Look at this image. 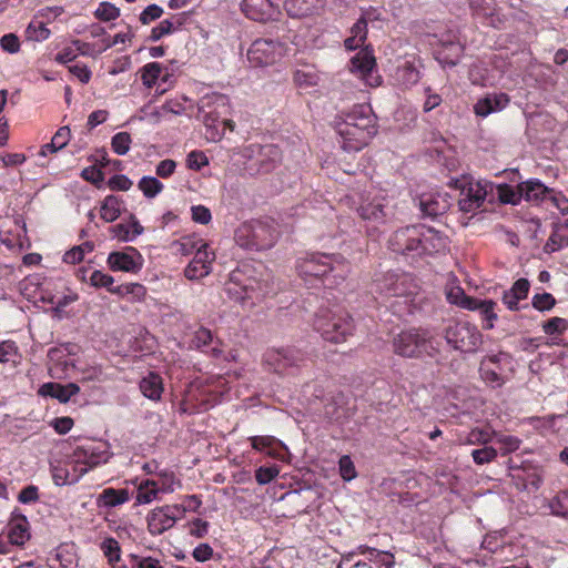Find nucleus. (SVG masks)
Masks as SVG:
<instances>
[{"label":"nucleus","mask_w":568,"mask_h":568,"mask_svg":"<svg viewBox=\"0 0 568 568\" xmlns=\"http://www.w3.org/2000/svg\"><path fill=\"white\" fill-rule=\"evenodd\" d=\"M447 247L448 237L444 233L420 224L400 227L388 239V248L410 263L444 253Z\"/></svg>","instance_id":"nucleus-1"},{"label":"nucleus","mask_w":568,"mask_h":568,"mask_svg":"<svg viewBox=\"0 0 568 568\" xmlns=\"http://www.w3.org/2000/svg\"><path fill=\"white\" fill-rule=\"evenodd\" d=\"M112 453L106 442H88L78 446L71 455L50 462L53 483L65 486L78 483L90 469L108 463Z\"/></svg>","instance_id":"nucleus-2"},{"label":"nucleus","mask_w":568,"mask_h":568,"mask_svg":"<svg viewBox=\"0 0 568 568\" xmlns=\"http://www.w3.org/2000/svg\"><path fill=\"white\" fill-rule=\"evenodd\" d=\"M341 145L347 152H357L376 134V119L369 105L358 104L336 122Z\"/></svg>","instance_id":"nucleus-3"},{"label":"nucleus","mask_w":568,"mask_h":568,"mask_svg":"<svg viewBox=\"0 0 568 568\" xmlns=\"http://www.w3.org/2000/svg\"><path fill=\"white\" fill-rule=\"evenodd\" d=\"M297 272L306 282L320 280L325 287L338 286L351 271L349 263L341 254L310 253L300 258Z\"/></svg>","instance_id":"nucleus-4"},{"label":"nucleus","mask_w":568,"mask_h":568,"mask_svg":"<svg viewBox=\"0 0 568 568\" xmlns=\"http://www.w3.org/2000/svg\"><path fill=\"white\" fill-rule=\"evenodd\" d=\"M277 232L273 221L255 220L242 224L236 233V243L246 250H266L274 245Z\"/></svg>","instance_id":"nucleus-5"},{"label":"nucleus","mask_w":568,"mask_h":568,"mask_svg":"<svg viewBox=\"0 0 568 568\" xmlns=\"http://www.w3.org/2000/svg\"><path fill=\"white\" fill-rule=\"evenodd\" d=\"M314 328L325 341L342 343L353 334L354 325L351 316L345 312L321 310L315 316Z\"/></svg>","instance_id":"nucleus-6"},{"label":"nucleus","mask_w":568,"mask_h":568,"mask_svg":"<svg viewBox=\"0 0 568 568\" xmlns=\"http://www.w3.org/2000/svg\"><path fill=\"white\" fill-rule=\"evenodd\" d=\"M394 352L403 357L434 356L437 352L430 333L422 328L400 332L393 341Z\"/></svg>","instance_id":"nucleus-7"},{"label":"nucleus","mask_w":568,"mask_h":568,"mask_svg":"<svg viewBox=\"0 0 568 568\" xmlns=\"http://www.w3.org/2000/svg\"><path fill=\"white\" fill-rule=\"evenodd\" d=\"M452 185L459 190L458 205L465 213H475L479 210L488 193L493 191V184L487 181H476L470 176L452 180Z\"/></svg>","instance_id":"nucleus-8"},{"label":"nucleus","mask_w":568,"mask_h":568,"mask_svg":"<svg viewBox=\"0 0 568 568\" xmlns=\"http://www.w3.org/2000/svg\"><path fill=\"white\" fill-rule=\"evenodd\" d=\"M227 108V98L220 93L206 94L197 103V118L206 126V132L212 141L221 140L224 134V131H219L216 123L226 113Z\"/></svg>","instance_id":"nucleus-9"},{"label":"nucleus","mask_w":568,"mask_h":568,"mask_svg":"<svg viewBox=\"0 0 568 568\" xmlns=\"http://www.w3.org/2000/svg\"><path fill=\"white\" fill-rule=\"evenodd\" d=\"M445 339L462 353H475L483 344V335L477 326L466 321L449 324L445 329Z\"/></svg>","instance_id":"nucleus-10"},{"label":"nucleus","mask_w":568,"mask_h":568,"mask_svg":"<svg viewBox=\"0 0 568 568\" xmlns=\"http://www.w3.org/2000/svg\"><path fill=\"white\" fill-rule=\"evenodd\" d=\"M306 361V354L296 347L268 348L263 354V364L270 372L285 374L290 368L300 367Z\"/></svg>","instance_id":"nucleus-11"},{"label":"nucleus","mask_w":568,"mask_h":568,"mask_svg":"<svg viewBox=\"0 0 568 568\" xmlns=\"http://www.w3.org/2000/svg\"><path fill=\"white\" fill-rule=\"evenodd\" d=\"M375 286L386 296L408 297L417 291L414 277L404 272H387L375 280Z\"/></svg>","instance_id":"nucleus-12"},{"label":"nucleus","mask_w":568,"mask_h":568,"mask_svg":"<svg viewBox=\"0 0 568 568\" xmlns=\"http://www.w3.org/2000/svg\"><path fill=\"white\" fill-rule=\"evenodd\" d=\"M357 213L364 221L373 225L385 223L392 215L389 201L381 193L363 197Z\"/></svg>","instance_id":"nucleus-13"},{"label":"nucleus","mask_w":568,"mask_h":568,"mask_svg":"<svg viewBox=\"0 0 568 568\" xmlns=\"http://www.w3.org/2000/svg\"><path fill=\"white\" fill-rule=\"evenodd\" d=\"M183 517V509L178 505H165L151 510L146 517L148 530L158 536L171 529Z\"/></svg>","instance_id":"nucleus-14"},{"label":"nucleus","mask_w":568,"mask_h":568,"mask_svg":"<svg viewBox=\"0 0 568 568\" xmlns=\"http://www.w3.org/2000/svg\"><path fill=\"white\" fill-rule=\"evenodd\" d=\"M283 49V44L273 39H257L251 44L247 58L255 67L268 65L282 55Z\"/></svg>","instance_id":"nucleus-15"},{"label":"nucleus","mask_w":568,"mask_h":568,"mask_svg":"<svg viewBox=\"0 0 568 568\" xmlns=\"http://www.w3.org/2000/svg\"><path fill=\"white\" fill-rule=\"evenodd\" d=\"M375 68L376 60L368 47L358 51L349 62V71L371 87L379 84V75L376 73Z\"/></svg>","instance_id":"nucleus-16"},{"label":"nucleus","mask_w":568,"mask_h":568,"mask_svg":"<svg viewBox=\"0 0 568 568\" xmlns=\"http://www.w3.org/2000/svg\"><path fill=\"white\" fill-rule=\"evenodd\" d=\"M464 52V45L460 42L457 31L449 30L443 33L439 39V48L436 51L437 60L445 65H456Z\"/></svg>","instance_id":"nucleus-17"},{"label":"nucleus","mask_w":568,"mask_h":568,"mask_svg":"<svg viewBox=\"0 0 568 568\" xmlns=\"http://www.w3.org/2000/svg\"><path fill=\"white\" fill-rule=\"evenodd\" d=\"M106 262L113 272L138 273L143 267L144 260L136 248L129 246L122 252H111Z\"/></svg>","instance_id":"nucleus-18"},{"label":"nucleus","mask_w":568,"mask_h":568,"mask_svg":"<svg viewBox=\"0 0 568 568\" xmlns=\"http://www.w3.org/2000/svg\"><path fill=\"white\" fill-rule=\"evenodd\" d=\"M161 480L146 479L138 488L136 503L150 504L158 498L159 493L172 491L173 475L160 474Z\"/></svg>","instance_id":"nucleus-19"},{"label":"nucleus","mask_w":568,"mask_h":568,"mask_svg":"<svg viewBox=\"0 0 568 568\" xmlns=\"http://www.w3.org/2000/svg\"><path fill=\"white\" fill-rule=\"evenodd\" d=\"M452 205V197L447 193L423 194L419 199V209L424 215L435 217L446 213Z\"/></svg>","instance_id":"nucleus-20"},{"label":"nucleus","mask_w":568,"mask_h":568,"mask_svg":"<svg viewBox=\"0 0 568 568\" xmlns=\"http://www.w3.org/2000/svg\"><path fill=\"white\" fill-rule=\"evenodd\" d=\"M248 440L253 449L265 453L272 458L284 460L287 447L274 436H252Z\"/></svg>","instance_id":"nucleus-21"},{"label":"nucleus","mask_w":568,"mask_h":568,"mask_svg":"<svg viewBox=\"0 0 568 568\" xmlns=\"http://www.w3.org/2000/svg\"><path fill=\"white\" fill-rule=\"evenodd\" d=\"M252 148L257 150L254 164L257 166L258 172H270L282 159L281 150L274 144L252 145Z\"/></svg>","instance_id":"nucleus-22"},{"label":"nucleus","mask_w":568,"mask_h":568,"mask_svg":"<svg viewBox=\"0 0 568 568\" xmlns=\"http://www.w3.org/2000/svg\"><path fill=\"white\" fill-rule=\"evenodd\" d=\"M226 291L231 298L239 302L244 307L254 306L256 302L264 296L261 293V290L253 285L240 286L237 284H232L226 288Z\"/></svg>","instance_id":"nucleus-23"},{"label":"nucleus","mask_w":568,"mask_h":568,"mask_svg":"<svg viewBox=\"0 0 568 568\" xmlns=\"http://www.w3.org/2000/svg\"><path fill=\"white\" fill-rule=\"evenodd\" d=\"M519 190L523 194V199L527 202H531L536 205H544L549 187L538 179H531L519 183Z\"/></svg>","instance_id":"nucleus-24"},{"label":"nucleus","mask_w":568,"mask_h":568,"mask_svg":"<svg viewBox=\"0 0 568 568\" xmlns=\"http://www.w3.org/2000/svg\"><path fill=\"white\" fill-rule=\"evenodd\" d=\"M509 98L505 93L487 94L475 104V113L479 116H487L507 106Z\"/></svg>","instance_id":"nucleus-25"},{"label":"nucleus","mask_w":568,"mask_h":568,"mask_svg":"<svg viewBox=\"0 0 568 568\" xmlns=\"http://www.w3.org/2000/svg\"><path fill=\"white\" fill-rule=\"evenodd\" d=\"M324 6L323 0H285L284 9L292 18L307 17Z\"/></svg>","instance_id":"nucleus-26"},{"label":"nucleus","mask_w":568,"mask_h":568,"mask_svg":"<svg viewBox=\"0 0 568 568\" xmlns=\"http://www.w3.org/2000/svg\"><path fill=\"white\" fill-rule=\"evenodd\" d=\"M110 231L120 241L132 242L143 233L144 229L136 217L131 214L128 222L115 224Z\"/></svg>","instance_id":"nucleus-27"},{"label":"nucleus","mask_w":568,"mask_h":568,"mask_svg":"<svg viewBox=\"0 0 568 568\" xmlns=\"http://www.w3.org/2000/svg\"><path fill=\"white\" fill-rule=\"evenodd\" d=\"M8 538L12 545L22 546L30 539L29 523L26 516L14 517L8 526Z\"/></svg>","instance_id":"nucleus-28"},{"label":"nucleus","mask_w":568,"mask_h":568,"mask_svg":"<svg viewBox=\"0 0 568 568\" xmlns=\"http://www.w3.org/2000/svg\"><path fill=\"white\" fill-rule=\"evenodd\" d=\"M495 306L496 303L491 300L475 298L474 302H468L467 310L477 311L484 321L483 327L485 329H491L494 322L498 317L495 312Z\"/></svg>","instance_id":"nucleus-29"},{"label":"nucleus","mask_w":568,"mask_h":568,"mask_svg":"<svg viewBox=\"0 0 568 568\" xmlns=\"http://www.w3.org/2000/svg\"><path fill=\"white\" fill-rule=\"evenodd\" d=\"M128 489L105 488L97 497L99 508H113L129 501Z\"/></svg>","instance_id":"nucleus-30"},{"label":"nucleus","mask_w":568,"mask_h":568,"mask_svg":"<svg viewBox=\"0 0 568 568\" xmlns=\"http://www.w3.org/2000/svg\"><path fill=\"white\" fill-rule=\"evenodd\" d=\"M501 357H506V354L500 353L498 355L488 356L487 359L481 363V378L493 387H500L504 384V378L495 368L489 367V364H497Z\"/></svg>","instance_id":"nucleus-31"},{"label":"nucleus","mask_w":568,"mask_h":568,"mask_svg":"<svg viewBox=\"0 0 568 568\" xmlns=\"http://www.w3.org/2000/svg\"><path fill=\"white\" fill-rule=\"evenodd\" d=\"M140 389L146 398L159 400L163 392L162 378L155 373H150L140 382Z\"/></svg>","instance_id":"nucleus-32"},{"label":"nucleus","mask_w":568,"mask_h":568,"mask_svg":"<svg viewBox=\"0 0 568 568\" xmlns=\"http://www.w3.org/2000/svg\"><path fill=\"white\" fill-rule=\"evenodd\" d=\"M122 200L115 195H108L101 205V219L110 223L121 214Z\"/></svg>","instance_id":"nucleus-33"},{"label":"nucleus","mask_w":568,"mask_h":568,"mask_svg":"<svg viewBox=\"0 0 568 568\" xmlns=\"http://www.w3.org/2000/svg\"><path fill=\"white\" fill-rule=\"evenodd\" d=\"M352 36L346 38L344 45L347 50H355L362 47L367 37V26L359 19L351 28Z\"/></svg>","instance_id":"nucleus-34"},{"label":"nucleus","mask_w":568,"mask_h":568,"mask_svg":"<svg viewBox=\"0 0 568 568\" xmlns=\"http://www.w3.org/2000/svg\"><path fill=\"white\" fill-rule=\"evenodd\" d=\"M112 294L121 297L131 296L133 302H141L146 295V288L140 283H126L115 286Z\"/></svg>","instance_id":"nucleus-35"},{"label":"nucleus","mask_w":568,"mask_h":568,"mask_svg":"<svg viewBox=\"0 0 568 568\" xmlns=\"http://www.w3.org/2000/svg\"><path fill=\"white\" fill-rule=\"evenodd\" d=\"M565 246H568V235L565 234L564 226L555 225L551 235L546 242L545 251L556 252Z\"/></svg>","instance_id":"nucleus-36"},{"label":"nucleus","mask_w":568,"mask_h":568,"mask_svg":"<svg viewBox=\"0 0 568 568\" xmlns=\"http://www.w3.org/2000/svg\"><path fill=\"white\" fill-rule=\"evenodd\" d=\"M364 556L376 568H392L394 565V556L388 551H381L371 547Z\"/></svg>","instance_id":"nucleus-37"},{"label":"nucleus","mask_w":568,"mask_h":568,"mask_svg":"<svg viewBox=\"0 0 568 568\" xmlns=\"http://www.w3.org/2000/svg\"><path fill=\"white\" fill-rule=\"evenodd\" d=\"M138 187L145 197L153 199L163 191L164 185L154 176H143L139 181Z\"/></svg>","instance_id":"nucleus-38"},{"label":"nucleus","mask_w":568,"mask_h":568,"mask_svg":"<svg viewBox=\"0 0 568 568\" xmlns=\"http://www.w3.org/2000/svg\"><path fill=\"white\" fill-rule=\"evenodd\" d=\"M100 548L103 555L108 558L109 564H115L121 559V548L115 538L109 537L105 538Z\"/></svg>","instance_id":"nucleus-39"},{"label":"nucleus","mask_w":568,"mask_h":568,"mask_svg":"<svg viewBox=\"0 0 568 568\" xmlns=\"http://www.w3.org/2000/svg\"><path fill=\"white\" fill-rule=\"evenodd\" d=\"M396 75L397 80L406 87L417 83L420 79L419 71L410 63H405L398 68Z\"/></svg>","instance_id":"nucleus-40"},{"label":"nucleus","mask_w":568,"mask_h":568,"mask_svg":"<svg viewBox=\"0 0 568 568\" xmlns=\"http://www.w3.org/2000/svg\"><path fill=\"white\" fill-rule=\"evenodd\" d=\"M162 72V65L159 62H151L141 69V80L148 88H152Z\"/></svg>","instance_id":"nucleus-41"},{"label":"nucleus","mask_w":568,"mask_h":568,"mask_svg":"<svg viewBox=\"0 0 568 568\" xmlns=\"http://www.w3.org/2000/svg\"><path fill=\"white\" fill-rule=\"evenodd\" d=\"M552 515L568 517V490L560 491L549 501Z\"/></svg>","instance_id":"nucleus-42"},{"label":"nucleus","mask_w":568,"mask_h":568,"mask_svg":"<svg viewBox=\"0 0 568 568\" xmlns=\"http://www.w3.org/2000/svg\"><path fill=\"white\" fill-rule=\"evenodd\" d=\"M498 199L500 200V202L506 204H518L523 199V194L519 190V184L517 185L516 190L507 184L498 185Z\"/></svg>","instance_id":"nucleus-43"},{"label":"nucleus","mask_w":568,"mask_h":568,"mask_svg":"<svg viewBox=\"0 0 568 568\" xmlns=\"http://www.w3.org/2000/svg\"><path fill=\"white\" fill-rule=\"evenodd\" d=\"M267 6L271 7L268 0H244L242 3V10L247 18L258 21L264 19V13L256 10V7Z\"/></svg>","instance_id":"nucleus-44"},{"label":"nucleus","mask_w":568,"mask_h":568,"mask_svg":"<svg viewBox=\"0 0 568 568\" xmlns=\"http://www.w3.org/2000/svg\"><path fill=\"white\" fill-rule=\"evenodd\" d=\"M26 32L28 38L34 41H44L50 37V30L45 23L39 20H32Z\"/></svg>","instance_id":"nucleus-45"},{"label":"nucleus","mask_w":568,"mask_h":568,"mask_svg":"<svg viewBox=\"0 0 568 568\" xmlns=\"http://www.w3.org/2000/svg\"><path fill=\"white\" fill-rule=\"evenodd\" d=\"M471 457L476 465H485L494 462L497 457V449L485 445L481 448L473 449Z\"/></svg>","instance_id":"nucleus-46"},{"label":"nucleus","mask_w":568,"mask_h":568,"mask_svg":"<svg viewBox=\"0 0 568 568\" xmlns=\"http://www.w3.org/2000/svg\"><path fill=\"white\" fill-rule=\"evenodd\" d=\"M131 135L128 132H119L112 136L111 146L118 155H125L131 148Z\"/></svg>","instance_id":"nucleus-47"},{"label":"nucleus","mask_w":568,"mask_h":568,"mask_svg":"<svg viewBox=\"0 0 568 568\" xmlns=\"http://www.w3.org/2000/svg\"><path fill=\"white\" fill-rule=\"evenodd\" d=\"M491 440V433L483 428H473L464 439L466 445H487Z\"/></svg>","instance_id":"nucleus-48"},{"label":"nucleus","mask_w":568,"mask_h":568,"mask_svg":"<svg viewBox=\"0 0 568 568\" xmlns=\"http://www.w3.org/2000/svg\"><path fill=\"white\" fill-rule=\"evenodd\" d=\"M54 389L53 398L58 399L60 403L69 402L72 396L80 392V387L75 383H69L67 385L55 383Z\"/></svg>","instance_id":"nucleus-49"},{"label":"nucleus","mask_w":568,"mask_h":568,"mask_svg":"<svg viewBox=\"0 0 568 568\" xmlns=\"http://www.w3.org/2000/svg\"><path fill=\"white\" fill-rule=\"evenodd\" d=\"M94 16L101 21L115 20L120 16V9L110 2H101L97 8Z\"/></svg>","instance_id":"nucleus-50"},{"label":"nucleus","mask_w":568,"mask_h":568,"mask_svg":"<svg viewBox=\"0 0 568 568\" xmlns=\"http://www.w3.org/2000/svg\"><path fill=\"white\" fill-rule=\"evenodd\" d=\"M212 339H213V335H212L211 331L206 329L204 327H201L194 333V335L190 342V347L201 349V348L210 345L212 343Z\"/></svg>","instance_id":"nucleus-51"},{"label":"nucleus","mask_w":568,"mask_h":568,"mask_svg":"<svg viewBox=\"0 0 568 568\" xmlns=\"http://www.w3.org/2000/svg\"><path fill=\"white\" fill-rule=\"evenodd\" d=\"M90 283L94 287H105L110 293H112V290H114L115 286H113L114 278L105 273H102L101 271H93L90 276Z\"/></svg>","instance_id":"nucleus-52"},{"label":"nucleus","mask_w":568,"mask_h":568,"mask_svg":"<svg viewBox=\"0 0 568 568\" xmlns=\"http://www.w3.org/2000/svg\"><path fill=\"white\" fill-rule=\"evenodd\" d=\"M555 304L556 300L550 293L535 294L531 300L532 307L540 312L551 310Z\"/></svg>","instance_id":"nucleus-53"},{"label":"nucleus","mask_w":568,"mask_h":568,"mask_svg":"<svg viewBox=\"0 0 568 568\" xmlns=\"http://www.w3.org/2000/svg\"><path fill=\"white\" fill-rule=\"evenodd\" d=\"M567 328L568 321L561 317H552L542 325V329L547 335L561 334Z\"/></svg>","instance_id":"nucleus-54"},{"label":"nucleus","mask_w":568,"mask_h":568,"mask_svg":"<svg viewBox=\"0 0 568 568\" xmlns=\"http://www.w3.org/2000/svg\"><path fill=\"white\" fill-rule=\"evenodd\" d=\"M338 466L339 474L344 480L351 481L357 476L355 465L348 455H344L339 458Z\"/></svg>","instance_id":"nucleus-55"},{"label":"nucleus","mask_w":568,"mask_h":568,"mask_svg":"<svg viewBox=\"0 0 568 568\" xmlns=\"http://www.w3.org/2000/svg\"><path fill=\"white\" fill-rule=\"evenodd\" d=\"M215 255L213 252L207 251V244L203 241H200V245L195 251V255L193 257V261L195 264H204L205 266H209L211 268L212 262L214 261Z\"/></svg>","instance_id":"nucleus-56"},{"label":"nucleus","mask_w":568,"mask_h":568,"mask_svg":"<svg viewBox=\"0 0 568 568\" xmlns=\"http://www.w3.org/2000/svg\"><path fill=\"white\" fill-rule=\"evenodd\" d=\"M210 273L211 272L209 266H205L204 264H195L193 260L187 264V266L184 270L185 277L192 281L203 278Z\"/></svg>","instance_id":"nucleus-57"},{"label":"nucleus","mask_w":568,"mask_h":568,"mask_svg":"<svg viewBox=\"0 0 568 568\" xmlns=\"http://www.w3.org/2000/svg\"><path fill=\"white\" fill-rule=\"evenodd\" d=\"M280 469L277 466L265 467L261 466L255 470V479L260 485H266L278 476Z\"/></svg>","instance_id":"nucleus-58"},{"label":"nucleus","mask_w":568,"mask_h":568,"mask_svg":"<svg viewBox=\"0 0 568 568\" xmlns=\"http://www.w3.org/2000/svg\"><path fill=\"white\" fill-rule=\"evenodd\" d=\"M174 30V24L171 20H162L156 27H154L150 34L151 41H159L164 36L171 34Z\"/></svg>","instance_id":"nucleus-59"},{"label":"nucleus","mask_w":568,"mask_h":568,"mask_svg":"<svg viewBox=\"0 0 568 568\" xmlns=\"http://www.w3.org/2000/svg\"><path fill=\"white\" fill-rule=\"evenodd\" d=\"M447 300L467 310L468 302H474V297L467 296L460 287L452 288L447 294Z\"/></svg>","instance_id":"nucleus-60"},{"label":"nucleus","mask_w":568,"mask_h":568,"mask_svg":"<svg viewBox=\"0 0 568 568\" xmlns=\"http://www.w3.org/2000/svg\"><path fill=\"white\" fill-rule=\"evenodd\" d=\"M503 455L515 452L519 448L521 440L515 436L505 435L497 439Z\"/></svg>","instance_id":"nucleus-61"},{"label":"nucleus","mask_w":568,"mask_h":568,"mask_svg":"<svg viewBox=\"0 0 568 568\" xmlns=\"http://www.w3.org/2000/svg\"><path fill=\"white\" fill-rule=\"evenodd\" d=\"M209 164L206 155L202 151H192L187 154L186 165L191 170H201Z\"/></svg>","instance_id":"nucleus-62"},{"label":"nucleus","mask_w":568,"mask_h":568,"mask_svg":"<svg viewBox=\"0 0 568 568\" xmlns=\"http://www.w3.org/2000/svg\"><path fill=\"white\" fill-rule=\"evenodd\" d=\"M163 14V9L158 4L148 6L140 14L142 24H149L151 21L159 19Z\"/></svg>","instance_id":"nucleus-63"},{"label":"nucleus","mask_w":568,"mask_h":568,"mask_svg":"<svg viewBox=\"0 0 568 568\" xmlns=\"http://www.w3.org/2000/svg\"><path fill=\"white\" fill-rule=\"evenodd\" d=\"M1 48L9 53H17L20 50L19 38L14 33H7L0 39Z\"/></svg>","instance_id":"nucleus-64"}]
</instances>
